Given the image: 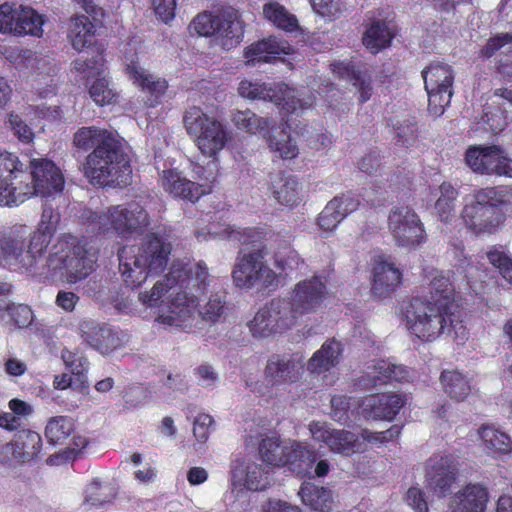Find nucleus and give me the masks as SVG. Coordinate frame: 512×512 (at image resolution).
I'll list each match as a JSON object with an SVG mask.
<instances>
[{
    "label": "nucleus",
    "mask_w": 512,
    "mask_h": 512,
    "mask_svg": "<svg viewBox=\"0 0 512 512\" xmlns=\"http://www.w3.org/2000/svg\"><path fill=\"white\" fill-rule=\"evenodd\" d=\"M401 311L408 331L422 342L451 334L461 324L455 287L444 275L431 280L427 296L411 297L403 303Z\"/></svg>",
    "instance_id": "f257e3e1"
},
{
    "label": "nucleus",
    "mask_w": 512,
    "mask_h": 512,
    "mask_svg": "<svg viewBox=\"0 0 512 512\" xmlns=\"http://www.w3.org/2000/svg\"><path fill=\"white\" fill-rule=\"evenodd\" d=\"M210 275L203 261L186 269L181 265H172L170 271L157 281L150 292L140 293L142 303L154 307L168 295V312L159 314L156 321L160 324L187 327L198 307V296L206 292Z\"/></svg>",
    "instance_id": "f03ea898"
},
{
    "label": "nucleus",
    "mask_w": 512,
    "mask_h": 512,
    "mask_svg": "<svg viewBox=\"0 0 512 512\" xmlns=\"http://www.w3.org/2000/svg\"><path fill=\"white\" fill-rule=\"evenodd\" d=\"M64 182L52 160L33 158L27 167L16 154L0 152V206H18L34 195L45 197L61 192Z\"/></svg>",
    "instance_id": "7ed1b4c3"
},
{
    "label": "nucleus",
    "mask_w": 512,
    "mask_h": 512,
    "mask_svg": "<svg viewBox=\"0 0 512 512\" xmlns=\"http://www.w3.org/2000/svg\"><path fill=\"white\" fill-rule=\"evenodd\" d=\"M171 251V243L154 232L147 233L139 246H123L118 251V258L119 270L125 284L135 289L148 276L163 272Z\"/></svg>",
    "instance_id": "20e7f679"
},
{
    "label": "nucleus",
    "mask_w": 512,
    "mask_h": 512,
    "mask_svg": "<svg viewBox=\"0 0 512 512\" xmlns=\"http://www.w3.org/2000/svg\"><path fill=\"white\" fill-rule=\"evenodd\" d=\"M509 191L502 186L479 188L470 194L460 213L468 232L475 236L497 233L506 221L511 203Z\"/></svg>",
    "instance_id": "39448f33"
},
{
    "label": "nucleus",
    "mask_w": 512,
    "mask_h": 512,
    "mask_svg": "<svg viewBox=\"0 0 512 512\" xmlns=\"http://www.w3.org/2000/svg\"><path fill=\"white\" fill-rule=\"evenodd\" d=\"M183 126L199 151L211 158L206 168L200 167L197 170L199 178L214 183L218 175L217 156L230 140V132L218 118L209 116L202 108L195 105L185 110Z\"/></svg>",
    "instance_id": "423d86ee"
},
{
    "label": "nucleus",
    "mask_w": 512,
    "mask_h": 512,
    "mask_svg": "<svg viewBox=\"0 0 512 512\" xmlns=\"http://www.w3.org/2000/svg\"><path fill=\"white\" fill-rule=\"evenodd\" d=\"M97 255L75 236L63 235L47 257V267L54 273L61 272L69 284H76L91 275Z\"/></svg>",
    "instance_id": "0eeeda50"
},
{
    "label": "nucleus",
    "mask_w": 512,
    "mask_h": 512,
    "mask_svg": "<svg viewBox=\"0 0 512 512\" xmlns=\"http://www.w3.org/2000/svg\"><path fill=\"white\" fill-rule=\"evenodd\" d=\"M83 171L93 185L105 187L127 184L131 167L120 139L110 142L109 146H98L93 149L86 156Z\"/></svg>",
    "instance_id": "6e6552de"
},
{
    "label": "nucleus",
    "mask_w": 512,
    "mask_h": 512,
    "mask_svg": "<svg viewBox=\"0 0 512 512\" xmlns=\"http://www.w3.org/2000/svg\"><path fill=\"white\" fill-rule=\"evenodd\" d=\"M189 30L202 37L216 36L224 50L237 47L244 37V22L232 7L198 13Z\"/></svg>",
    "instance_id": "1a4fd4ad"
},
{
    "label": "nucleus",
    "mask_w": 512,
    "mask_h": 512,
    "mask_svg": "<svg viewBox=\"0 0 512 512\" xmlns=\"http://www.w3.org/2000/svg\"><path fill=\"white\" fill-rule=\"evenodd\" d=\"M261 460L274 467H286L298 477L303 478L317 459V451L294 441L284 445L280 436L263 438L258 445Z\"/></svg>",
    "instance_id": "9d476101"
},
{
    "label": "nucleus",
    "mask_w": 512,
    "mask_h": 512,
    "mask_svg": "<svg viewBox=\"0 0 512 512\" xmlns=\"http://www.w3.org/2000/svg\"><path fill=\"white\" fill-rule=\"evenodd\" d=\"M149 224L148 213L138 202L114 205L101 213H94L90 230L98 235L109 233L128 238L140 233Z\"/></svg>",
    "instance_id": "9b49d317"
},
{
    "label": "nucleus",
    "mask_w": 512,
    "mask_h": 512,
    "mask_svg": "<svg viewBox=\"0 0 512 512\" xmlns=\"http://www.w3.org/2000/svg\"><path fill=\"white\" fill-rule=\"evenodd\" d=\"M267 254L268 248L261 247L237 257L231 272L233 283L237 288L248 290L259 284L263 288L277 287V274L265 261Z\"/></svg>",
    "instance_id": "f8f14e48"
},
{
    "label": "nucleus",
    "mask_w": 512,
    "mask_h": 512,
    "mask_svg": "<svg viewBox=\"0 0 512 512\" xmlns=\"http://www.w3.org/2000/svg\"><path fill=\"white\" fill-rule=\"evenodd\" d=\"M241 97L249 100H268L286 113L304 109V103L296 96V91L284 83L267 86L265 83L242 80L238 86Z\"/></svg>",
    "instance_id": "ddd939ff"
},
{
    "label": "nucleus",
    "mask_w": 512,
    "mask_h": 512,
    "mask_svg": "<svg viewBox=\"0 0 512 512\" xmlns=\"http://www.w3.org/2000/svg\"><path fill=\"white\" fill-rule=\"evenodd\" d=\"M288 308L286 299H272L260 308L249 322L251 334L257 338H267L289 329L295 323L294 316L290 314Z\"/></svg>",
    "instance_id": "4468645a"
},
{
    "label": "nucleus",
    "mask_w": 512,
    "mask_h": 512,
    "mask_svg": "<svg viewBox=\"0 0 512 512\" xmlns=\"http://www.w3.org/2000/svg\"><path fill=\"white\" fill-rule=\"evenodd\" d=\"M388 228L396 244L401 247L415 248L427 240L420 217L409 206L395 207L390 211Z\"/></svg>",
    "instance_id": "2eb2a0df"
},
{
    "label": "nucleus",
    "mask_w": 512,
    "mask_h": 512,
    "mask_svg": "<svg viewBox=\"0 0 512 512\" xmlns=\"http://www.w3.org/2000/svg\"><path fill=\"white\" fill-rule=\"evenodd\" d=\"M44 20L33 8L14 7L9 3L0 5V33L15 36L43 35Z\"/></svg>",
    "instance_id": "dca6fc26"
},
{
    "label": "nucleus",
    "mask_w": 512,
    "mask_h": 512,
    "mask_svg": "<svg viewBox=\"0 0 512 512\" xmlns=\"http://www.w3.org/2000/svg\"><path fill=\"white\" fill-rule=\"evenodd\" d=\"M309 431L315 441L325 444L335 454L350 457L367 451V446L359 436L349 430L335 429L324 422L312 421Z\"/></svg>",
    "instance_id": "f3484780"
},
{
    "label": "nucleus",
    "mask_w": 512,
    "mask_h": 512,
    "mask_svg": "<svg viewBox=\"0 0 512 512\" xmlns=\"http://www.w3.org/2000/svg\"><path fill=\"white\" fill-rule=\"evenodd\" d=\"M327 296L326 283L319 276L298 282L287 300L290 314L294 316V323L299 316L316 311Z\"/></svg>",
    "instance_id": "a211bd4d"
},
{
    "label": "nucleus",
    "mask_w": 512,
    "mask_h": 512,
    "mask_svg": "<svg viewBox=\"0 0 512 512\" xmlns=\"http://www.w3.org/2000/svg\"><path fill=\"white\" fill-rule=\"evenodd\" d=\"M458 474V462L452 455L430 457L425 465L426 488L437 497H446Z\"/></svg>",
    "instance_id": "6ab92c4d"
},
{
    "label": "nucleus",
    "mask_w": 512,
    "mask_h": 512,
    "mask_svg": "<svg viewBox=\"0 0 512 512\" xmlns=\"http://www.w3.org/2000/svg\"><path fill=\"white\" fill-rule=\"evenodd\" d=\"M405 404L403 394L375 393L361 401V412L365 419L393 421Z\"/></svg>",
    "instance_id": "aec40b11"
},
{
    "label": "nucleus",
    "mask_w": 512,
    "mask_h": 512,
    "mask_svg": "<svg viewBox=\"0 0 512 512\" xmlns=\"http://www.w3.org/2000/svg\"><path fill=\"white\" fill-rule=\"evenodd\" d=\"M211 184L193 182L183 177L175 169L164 170L161 176V185L166 192L175 198L191 203L197 202L203 195L210 194L212 191Z\"/></svg>",
    "instance_id": "412c9836"
},
{
    "label": "nucleus",
    "mask_w": 512,
    "mask_h": 512,
    "mask_svg": "<svg viewBox=\"0 0 512 512\" xmlns=\"http://www.w3.org/2000/svg\"><path fill=\"white\" fill-rule=\"evenodd\" d=\"M496 69L506 80H512V34L497 33L479 49L478 58L488 60L497 53Z\"/></svg>",
    "instance_id": "4be33fe9"
},
{
    "label": "nucleus",
    "mask_w": 512,
    "mask_h": 512,
    "mask_svg": "<svg viewBox=\"0 0 512 512\" xmlns=\"http://www.w3.org/2000/svg\"><path fill=\"white\" fill-rule=\"evenodd\" d=\"M59 220L60 214L52 206L45 205L43 207L41 220L37 229L31 235L27 250V253L32 258V261L29 262L30 266L47 251L51 239L56 232Z\"/></svg>",
    "instance_id": "5701e85b"
},
{
    "label": "nucleus",
    "mask_w": 512,
    "mask_h": 512,
    "mask_svg": "<svg viewBox=\"0 0 512 512\" xmlns=\"http://www.w3.org/2000/svg\"><path fill=\"white\" fill-rule=\"evenodd\" d=\"M231 483L234 487L243 486L250 491H263L269 482V472L260 464L236 460L231 465Z\"/></svg>",
    "instance_id": "b1692460"
},
{
    "label": "nucleus",
    "mask_w": 512,
    "mask_h": 512,
    "mask_svg": "<svg viewBox=\"0 0 512 512\" xmlns=\"http://www.w3.org/2000/svg\"><path fill=\"white\" fill-rule=\"evenodd\" d=\"M127 72L133 84L146 94L145 104L148 107L154 108L162 103L168 89L165 78L155 77L135 63L127 66Z\"/></svg>",
    "instance_id": "393cba45"
},
{
    "label": "nucleus",
    "mask_w": 512,
    "mask_h": 512,
    "mask_svg": "<svg viewBox=\"0 0 512 512\" xmlns=\"http://www.w3.org/2000/svg\"><path fill=\"white\" fill-rule=\"evenodd\" d=\"M292 52L293 47L287 41L269 36L246 47L244 58L247 63L255 65L256 63H271L281 55H290Z\"/></svg>",
    "instance_id": "a878e982"
},
{
    "label": "nucleus",
    "mask_w": 512,
    "mask_h": 512,
    "mask_svg": "<svg viewBox=\"0 0 512 512\" xmlns=\"http://www.w3.org/2000/svg\"><path fill=\"white\" fill-rule=\"evenodd\" d=\"M402 284V272L384 260L376 261L372 269L371 293L379 298L390 297Z\"/></svg>",
    "instance_id": "bb28decb"
},
{
    "label": "nucleus",
    "mask_w": 512,
    "mask_h": 512,
    "mask_svg": "<svg viewBox=\"0 0 512 512\" xmlns=\"http://www.w3.org/2000/svg\"><path fill=\"white\" fill-rule=\"evenodd\" d=\"M304 365L291 356L272 355L266 364L265 375L275 385L292 384L299 381Z\"/></svg>",
    "instance_id": "cd10ccee"
},
{
    "label": "nucleus",
    "mask_w": 512,
    "mask_h": 512,
    "mask_svg": "<svg viewBox=\"0 0 512 512\" xmlns=\"http://www.w3.org/2000/svg\"><path fill=\"white\" fill-rule=\"evenodd\" d=\"M332 71L340 79L348 80L359 92V101L365 103L370 100L373 92L372 74L352 61H336L331 64Z\"/></svg>",
    "instance_id": "c85d7f7f"
},
{
    "label": "nucleus",
    "mask_w": 512,
    "mask_h": 512,
    "mask_svg": "<svg viewBox=\"0 0 512 512\" xmlns=\"http://www.w3.org/2000/svg\"><path fill=\"white\" fill-rule=\"evenodd\" d=\"M504 151L496 145L472 146L465 153L467 165L476 173L497 174Z\"/></svg>",
    "instance_id": "c756f323"
},
{
    "label": "nucleus",
    "mask_w": 512,
    "mask_h": 512,
    "mask_svg": "<svg viewBox=\"0 0 512 512\" xmlns=\"http://www.w3.org/2000/svg\"><path fill=\"white\" fill-rule=\"evenodd\" d=\"M386 125L391 130L396 145L411 147L419 137V127L415 117L406 110L396 112L386 118Z\"/></svg>",
    "instance_id": "7c9ffc66"
},
{
    "label": "nucleus",
    "mask_w": 512,
    "mask_h": 512,
    "mask_svg": "<svg viewBox=\"0 0 512 512\" xmlns=\"http://www.w3.org/2000/svg\"><path fill=\"white\" fill-rule=\"evenodd\" d=\"M488 491L480 484H467L455 494L451 512H485Z\"/></svg>",
    "instance_id": "2f4dec72"
},
{
    "label": "nucleus",
    "mask_w": 512,
    "mask_h": 512,
    "mask_svg": "<svg viewBox=\"0 0 512 512\" xmlns=\"http://www.w3.org/2000/svg\"><path fill=\"white\" fill-rule=\"evenodd\" d=\"M82 337L91 347L102 354H107L120 346L117 331L107 326L87 323L81 326Z\"/></svg>",
    "instance_id": "473e14b6"
},
{
    "label": "nucleus",
    "mask_w": 512,
    "mask_h": 512,
    "mask_svg": "<svg viewBox=\"0 0 512 512\" xmlns=\"http://www.w3.org/2000/svg\"><path fill=\"white\" fill-rule=\"evenodd\" d=\"M68 38L77 51L99 46L96 40V25L86 15H76L71 18Z\"/></svg>",
    "instance_id": "72a5a7b5"
},
{
    "label": "nucleus",
    "mask_w": 512,
    "mask_h": 512,
    "mask_svg": "<svg viewBox=\"0 0 512 512\" xmlns=\"http://www.w3.org/2000/svg\"><path fill=\"white\" fill-rule=\"evenodd\" d=\"M302 503L316 512H330L334 504L333 491L328 487L304 481L298 491Z\"/></svg>",
    "instance_id": "f704fd0d"
},
{
    "label": "nucleus",
    "mask_w": 512,
    "mask_h": 512,
    "mask_svg": "<svg viewBox=\"0 0 512 512\" xmlns=\"http://www.w3.org/2000/svg\"><path fill=\"white\" fill-rule=\"evenodd\" d=\"M224 234L228 240L241 245L251 246L255 249L267 247L266 242L274 236V232L266 227L240 228L232 225L225 227Z\"/></svg>",
    "instance_id": "c9c22d12"
},
{
    "label": "nucleus",
    "mask_w": 512,
    "mask_h": 512,
    "mask_svg": "<svg viewBox=\"0 0 512 512\" xmlns=\"http://www.w3.org/2000/svg\"><path fill=\"white\" fill-rule=\"evenodd\" d=\"M263 136L267 139L269 148L284 160L293 159L299 154V148L290 134V127H281L271 123Z\"/></svg>",
    "instance_id": "e433bc0d"
},
{
    "label": "nucleus",
    "mask_w": 512,
    "mask_h": 512,
    "mask_svg": "<svg viewBox=\"0 0 512 512\" xmlns=\"http://www.w3.org/2000/svg\"><path fill=\"white\" fill-rule=\"evenodd\" d=\"M119 138L116 132L96 126H85L79 128L73 136L74 146L81 151H89L98 146H109Z\"/></svg>",
    "instance_id": "4c0bfd02"
},
{
    "label": "nucleus",
    "mask_w": 512,
    "mask_h": 512,
    "mask_svg": "<svg viewBox=\"0 0 512 512\" xmlns=\"http://www.w3.org/2000/svg\"><path fill=\"white\" fill-rule=\"evenodd\" d=\"M342 355V345L339 341L327 340L309 359L307 370L313 374H321L335 367Z\"/></svg>",
    "instance_id": "58836bf2"
},
{
    "label": "nucleus",
    "mask_w": 512,
    "mask_h": 512,
    "mask_svg": "<svg viewBox=\"0 0 512 512\" xmlns=\"http://www.w3.org/2000/svg\"><path fill=\"white\" fill-rule=\"evenodd\" d=\"M395 33L389 28L384 20H374L366 28L362 36L364 47L376 55L382 50L391 46Z\"/></svg>",
    "instance_id": "ea45409f"
},
{
    "label": "nucleus",
    "mask_w": 512,
    "mask_h": 512,
    "mask_svg": "<svg viewBox=\"0 0 512 512\" xmlns=\"http://www.w3.org/2000/svg\"><path fill=\"white\" fill-rule=\"evenodd\" d=\"M34 321L30 306L12 301L0 302V322L13 328H26Z\"/></svg>",
    "instance_id": "a19ab883"
},
{
    "label": "nucleus",
    "mask_w": 512,
    "mask_h": 512,
    "mask_svg": "<svg viewBox=\"0 0 512 512\" xmlns=\"http://www.w3.org/2000/svg\"><path fill=\"white\" fill-rule=\"evenodd\" d=\"M18 450V458L22 463H30L37 459L42 451L41 435L30 429L18 430L13 436Z\"/></svg>",
    "instance_id": "79ce46f5"
},
{
    "label": "nucleus",
    "mask_w": 512,
    "mask_h": 512,
    "mask_svg": "<svg viewBox=\"0 0 512 512\" xmlns=\"http://www.w3.org/2000/svg\"><path fill=\"white\" fill-rule=\"evenodd\" d=\"M478 433L488 453L494 455L512 453V440L507 433L488 424L482 425Z\"/></svg>",
    "instance_id": "37998d69"
},
{
    "label": "nucleus",
    "mask_w": 512,
    "mask_h": 512,
    "mask_svg": "<svg viewBox=\"0 0 512 512\" xmlns=\"http://www.w3.org/2000/svg\"><path fill=\"white\" fill-rule=\"evenodd\" d=\"M263 16L273 26L285 32H296L300 28L297 17L277 1L263 5Z\"/></svg>",
    "instance_id": "c03bdc74"
},
{
    "label": "nucleus",
    "mask_w": 512,
    "mask_h": 512,
    "mask_svg": "<svg viewBox=\"0 0 512 512\" xmlns=\"http://www.w3.org/2000/svg\"><path fill=\"white\" fill-rule=\"evenodd\" d=\"M273 194L280 204L297 206L300 200L297 180L285 172H280L278 178L273 181Z\"/></svg>",
    "instance_id": "a18cd8bd"
},
{
    "label": "nucleus",
    "mask_w": 512,
    "mask_h": 512,
    "mask_svg": "<svg viewBox=\"0 0 512 512\" xmlns=\"http://www.w3.org/2000/svg\"><path fill=\"white\" fill-rule=\"evenodd\" d=\"M444 391L456 401H463L471 393L470 381L456 370H444L440 375Z\"/></svg>",
    "instance_id": "49530a36"
},
{
    "label": "nucleus",
    "mask_w": 512,
    "mask_h": 512,
    "mask_svg": "<svg viewBox=\"0 0 512 512\" xmlns=\"http://www.w3.org/2000/svg\"><path fill=\"white\" fill-rule=\"evenodd\" d=\"M425 89L452 88L454 73L451 66L441 63L431 64L422 71Z\"/></svg>",
    "instance_id": "de8ad7c7"
},
{
    "label": "nucleus",
    "mask_w": 512,
    "mask_h": 512,
    "mask_svg": "<svg viewBox=\"0 0 512 512\" xmlns=\"http://www.w3.org/2000/svg\"><path fill=\"white\" fill-rule=\"evenodd\" d=\"M231 121L237 129L251 134H264L265 131H268L273 122L270 118L257 116L249 109L233 112Z\"/></svg>",
    "instance_id": "09e8293b"
},
{
    "label": "nucleus",
    "mask_w": 512,
    "mask_h": 512,
    "mask_svg": "<svg viewBox=\"0 0 512 512\" xmlns=\"http://www.w3.org/2000/svg\"><path fill=\"white\" fill-rule=\"evenodd\" d=\"M439 192L440 196L435 202L436 214L442 222L450 223L455 217L459 192L450 182L446 181L439 186Z\"/></svg>",
    "instance_id": "8fccbe9b"
},
{
    "label": "nucleus",
    "mask_w": 512,
    "mask_h": 512,
    "mask_svg": "<svg viewBox=\"0 0 512 512\" xmlns=\"http://www.w3.org/2000/svg\"><path fill=\"white\" fill-rule=\"evenodd\" d=\"M74 430L72 418L68 416H55L48 420L45 427V436L52 445L64 444Z\"/></svg>",
    "instance_id": "3c124183"
},
{
    "label": "nucleus",
    "mask_w": 512,
    "mask_h": 512,
    "mask_svg": "<svg viewBox=\"0 0 512 512\" xmlns=\"http://www.w3.org/2000/svg\"><path fill=\"white\" fill-rule=\"evenodd\" d=\"M375 375L370 380V386L387 384L393 381L403 382L409 377V371L405 366L395 365L380 361L374 366Z\"/></svg>",
    "instance_id": "603ef678"
},
{
    "label": "nucleus",
    "mask_w": 512,
    "mask_h": 512,
    "mask_svg": "<svg viewBox=\"0 0 512 512\" xmlns=\"http://www.w3.org/2000/svg\"><path fill=\"white\" fill-rule=\"evenodd\" d=\"M345 395H334L331 398V418L341 425H349L355 418V409L361 407L360 401Z\"/></svg>",
    "instance_id": "864d4df0"
},
{
    "label": "nucleus",
    "mask_w": 512,
    "mask_h": 512,
    "mask_svg": "<svg viewBox=\"0 0 512 512\" xmlns=\"http://www.w3.org/2000/svg\"><path fill=\"white\" fill-rule=\"evenodd\" d=\"M61 357L71 374L74 375L79 382L84 383L89 368V361L83 353L78 350L71 351L63 349Z\"/></svg>",
    "instance_id": "5fc2aeb1"
},
{
    "label": "nucleus",
    "mask_w": 512,
    "mask_h": 512,
    "mask_svg": "<svg viewBox=\"0 0 512 512\" xmlns=\"http://www.w3.org/2000/svg\"><path fill=\"white\" fill-rule=\"evenodd\" d=\"M103 67L104 47L101 44L96 47V54L91 58H78L74 61V69L87 78L100 75L103 72Z\"/></svg>",
    "instance_id": "6e6d98bb"
},
{
    "label": "nucleus",
    "mask_w": 512,
    "mask_h": 512,
    "mask_svg": "<svg viewBox=\"0 0 512 512\" xmlns=\"http://www.w3.org/2000/svg\"><path fill=\"white\" fill-rule=\"evenodd\" d=\"M339 200H330L317 218V224L321 230L332 232L343 220V213L339 211Z\"/></svg>",
    "instance_id": "4d7b16f0"
},
{
    "label": "nucleus",
    "mask_w": 512,
    "mask_h": 512,
    "mask_svg": "<svg viewBox=\"0 0 512 512\" xmlns=\"http://www.w3.org/2000/svg\"><path fill=\"white\" fill-rule=\"evenodd\" d=\"M428 94V109L435 116H441L449 106L453 95L452 88L425 89Z\"/></svg>",
    "instance_id": "13d9d810"
},
{
    "label": "nucleus",
    "mask_w": 512,
    "mask_h": 512,
    "mask_svg": "<svg viewBox=\"0 0 512 512\" xmlns=\"http://www.w3.org/2000/svg\"><path fill=\"white\" fill-rule=\"evenodd\" d=\"M92 100L99 106L109 105L116 101L117 95L105 78L96 79L89 89Z\"/></svg>",
    "instance_id": "bf43d9fd"
},
{
    "label": "nucleus",
    "mask_w": 512,
    "mask_h": 512,
    "mask_svg": "<svg viewBox=\"0 0 512 512\" xmlns=\"http://www.w3.org/2000/svg\"><path fill=\"white\" fill-rule=\"evenodd\" d=\"M226 308V293H216L210 296L208 302L200 311L203 319L216 322L223 314Z\"/></svg>",
    "instance_id": "052dcab7"
},
{
    "label": "nucleus",
    "mask_w": 512,
    "mask_h": 512,
    "mask_svg": "<svg viewBox=\"0 0 512 512\" xmlns=\"http://www.w3.org/2000/svg\"><path fill=\"white\" fill-rule=\"evenodd\" d=\"M101 482L95 478L93 479L86 489V496L83 501V504L88 507V509L92 507L102 506L106 503H110L115 495L107 496L102 492Z\"/></svg>",
    "instance_id": "680f3d73"
},
{
    "label": "nucleus",
    "mask_w": 512,
    "mask_h": 512,
    "mask_svg": "<svg viewBox=\"0 0 512 512\" xmlns=\"http://www.w3.org/2000/svg\"><path fill=\"white\" fill-rule=\"evenodd\" d=\"M489 262L498 269L501 276L512 283V259L504 252L491 249L487 252Z\"/></svg>",
    "instance_id": "e2e57ef3"
},
{
    "label": "nucleus",
    "mask_w": 512,
    "mask_h": 512,
    "mask_svg": "<svg viewBox=\"0 0 512 512\" xmlns=\"http://www.w3.org/2000/svg\"><path fill=\"white\" fill-rule=\"evenodd\" d=\"M313 10L323 17L337 18L341 12L339 0H309Z\"/></svg>",
    "instance_id": "0e129e2a"
},
{
    "label": "nucleus",
    "mask_w": 512,
    "mask_h": 512,
    "mask_svg": "<svg viewBox=\"0 0 512 512\" xmlns=\"http://www.w3.org/2000/svg\"><path fill=\"white\" fill-rule=\"evenodd\" d=\"M213 418L205 413L199 414L193 424V434L199 442H205L209 436V428Z\"/></svg>",
    "instance_id": "69168bd1"
},
{
    "label": "nucleus",
    "mask_w": 512,
    "mask_h": 512,
    "mask_svg": "<svg viewBox=\"0 0 512 512\" xmlns=\"http://www.w3.org/2000/svg\"><path fill=\"white\" fill-rule=\"evenodd\" d=\"M156 15L165 23L175 17L176 0H152Z\"/></svg>",
    "instance_id": "338daca9"
},
{
    "label": "nucleus",
    "mask_w": 512,
    "mask_h": 512,
    "mask_svg": "<svg viewBox=\"0 0 512 512\" xmlns=\"http://www.w3.org/2000/svg\"><path fill=\"white\" fill-rule=\"evenodd\" d=\"M406 502L415 512H428L429 510L424 492L417 487L408 489Z\"/></svg>",
    "instance_id": "774afa93"
}]
</instances>
